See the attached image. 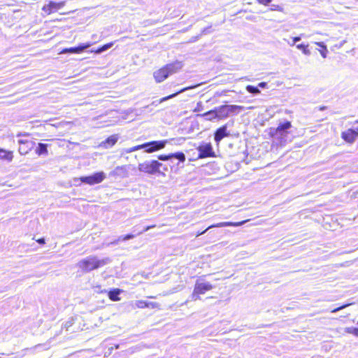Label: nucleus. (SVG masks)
Instances as JSON below:
<instances>
[{
    "label": "nucleus",
    "instance_id": "f257e3e1",
    "mask_svg": "<svg viewBox=\"0 0 358 358\" xmlns=\"http://www.w3.org/2000/svg\"><path fill=\"white\" fill-rule=\"evenodd\" d=\"M110 262L109 257L99 259L95 255H90L79 261L77 266L83 272L89 273L109 264Z\"/></svg>",
    "mask_w": 358,
    "mask_h": 358
},
{
    "label": "nucleus",
    "instance_id": "f03ea898",
    "mask_svg": "<svg viewBox=\"0 0 358 358\" xmlns=\"http://www.w3.org/2000/svg\"><path fill=\"white\" fill-rule=\"evenodd\" d=\"M182 62L176 60L172 63L167 64L161 69L154 71L153 77L156 83H162L168 78L169 76L179 71L182 68Z\"/></svg>",
    "mask_w": 358,
    "mask_h": 358
},
{
    "label": "nucleus",
    "instance_id": "7ed1b4c3",
    "mask_svg": "<svg viewBox=\"0 0 358 358\" xmlns=\"http://www.w3.org/2000/svg\"><path fill=\"white\" fill-rule=\"evenodd\" d=\"M291 127V122L285 120L280 122L277 128H271L270 134L276 144L282 146L287 143L289 129Z\"/></svg>",
    "mask_w": 358,
    "mask_h": 358
},
{
    "label": "nucleus",
    "instance_id": "20e7f679",
    "mask_svg": "<svg viewBox=\"0 0 358 358\" xmlns=\"http://www.w3.org/2000/svg\"><path fill=\"white\" fill-rule=\"evenodd\" d=\"M244 107L238 105L224 104L215 107L217 120H224L230 116L238 115L243 110Z\"/></svg>",
    "mask_w": 358,
    "mask_h": 358
},
{
    "label": "nucleus",
    "instance_id": "39448f33",
    "mask_svg": "<svg viewBox=\"0 0 358 358\" xmlns=\"http://www.w3.org/2000/svg\"><path fill=\"white\" fill-rule=\"evenodd\" d=\"M162 163L156 159L146 160L138 164V169L140 172L148 175L157 176V173H162L160 171Z\"/></svg>",
    "mask_w": 358,
    "mask_h": 358
},
{
    "label": "nucleus",
    "instance_id": "423d86ee",
    "mask_svg": "<svg viewBox=\"0 0 358 358\" xmlns=\"http://www.w3.org/2000/svg\"><path fill=\"white\" fill-rule=\"evenodd\" d=\"M106 178V174L103 171L94 173L92 175L82 176L80 178H74V182H81L83 183L94 185L101 182Z\"/></svg>",
    "mask_w": 358,
    "mask_h": 358
},
{
    "label": "nucleus",
    "instance_id": "0eeeda50",
    "mask_svg": "<svg viewBox=\"0 0 358 358\" xmlns=\"http://www.w3.org/2000/svg\"><path fill=\"white\" fill-rule=\"evenodd\" d=\"M167 143V140L152 141L141 144V148L145 152L152 153L165 148Z\"/></svg>",
    "mask_w": 358,
    "mask_h": 358
},
{
    "label": "nucleus",
    "instance_id": "6e6552de",
    "mask_svg": "<svg viewBox=\"0 0 358 358\" xmlns=\"http://www.w3.org/2000/svg\"><path fill=\"white\" fill-rule=\"evenodd\" d=\"M197 159L214 157L215 156L213 145L210 143L202 142L197 148Z\"/></svg>",
    "mask_w": 358,
    "mask_h": 358
},
{
    "label": "nucleus",
    "instance_id": "1a4fd4ad",
    "mask_svg": "<svg viewBox=\"0 0 358 358\" xmlns=\"http://www.w3.org/2000/svg\"><path fill=\"white\" fill-rule=\"evenodd\" d=\"M158 161H169L176 159L178 162H184L186 159L185 155L182 152H176L174 153H169L168 155H159L157 156Z\"/></svg>",
    "mask_w": 358,
    "mask_h": 358
},
{
    "label": "nucleus",
    "instance_id": "9d476101",
    "mask_svg": "<svg viewBox=\"0 0 358 358\" xmlns=\"http://www.w3.org/2000/svg\"><path fill=\"white\" fill-rule=\"evenodd\" d=\"M93 45V43L87 42L85 43H80L78 46L76 47H71L64 48L61 51V53L62 54H79L89 48Z\"/></svg>",
    "mask_w": 358,
    "mask_h": 358
},
{
    "label": "nucleus",
    "instance_id": "9b49d317",
    "mask_svg": "<svg viewBox=\"0 0 358 358\" xmlns=\"http://www.w3.org/2000/svg\"><path fill=\"white\" fill-rule=\"evenodd\" d=\"M245 222V221H241V222H219L217 224H212V225L209 226L206 229H205L203 231L197 232L196 236L198 237L199 236L204 234L208 229L213 228V227H240V226H242Z\"/></svg>",
    "mask_w": 358,
    "mask_h": 358
},
{
    "label": "nucleus",
    "instance_id": "f8f14e48",
    "mask_svg": "<svg viewBox=\"0 0 358 358\" xmlns=\"http://www.w3.org/2000/svg\"><path fill=\"white\" fill-rule=\"evenodd\" d=\"M18 152L21 155H25L34 148L35 143L29 140H18Z\"/></svg>",
    "mask_w": 358,
    "mask_h": 358
},
{
    "label": "nucleus",
    "instance_id": "ddd939ff",
    "mask_svg": "<svg viewBox=\"0 0 358 358\" xmlns=\"http://www.w3.org/2000/svg\"><path fill=\"white\" fill-rule=\"evenodd\" d=\"M64 6V2L57 3L55 1H50L48 4L43 6L42 10L47 14H50L53 12L57 11Z\"/></svg>",
    "mask_w": 358,
    "mask_h": 358
},
{
    "label": "nucleus",
    "instance_id": "4468645a",
    "mask_svg": "<svg viewBox=\"0 0 358 358\" xmlns=\"http://www.w3.org/2000/svg\"><path fill=\"white\" fill-rule=\"evenodd\" d=\"M229 132L227 131V126L224 124L218 129L214 133V140L219 143L224 137L229 136Z\"/></svg>",
    "mask_w": 358,
    "mask_h": 358
},
{
    "label": "nucleus",
    "instance_id": "2eb2a0df",
    "mask_svg": "<svg viewBox=\"0 0 358 358\" xmlns=\"http://www.w3.org/2000/svg\"><path fill=\"white\" fill-rule=\"evenodd\" d=\"M154 227H155V225H150V226H147V227H144L141 230H138L136 227H134L133 228V232L134 234H128L127 235H124V237L122 238V241H126L131 240V239L134 238V237H136V236L140 235L145 231H148V230H150V229H152Z\"/></svg>",
    "mask_w": 358,
    "mask_h": 358
},
{
    "label": "nucleus",
    "instance_id": "dca6fc26",
    "mask_svg": "<svg viewBox=\"0 0 358 358\" xmlns=\"http://www.w3.org/2000/svg\"><path fill=\"white\" fill-rule=\"evenodd\" d=\"M109 176L124 178L128 176V171L125 166H118L110 172Z\"/></svg>",
    "mask_w": 358,
    "mask_h": 358
},
{
    "label": "nucleus",
    "instance_id": "f3484780",
    "mask_svg": "<svg viewBox=\"0 0 358 358\" xmlns=\"http://www.w3.org/2000/svg\"><path fill=\"white\" fill-rule=\"evenodd\" d=\"M341 137L345 142L348 143H354L357 138L353 128H350L345 131H343L341 134Z\"/></svg>",
    "mask_w": 358,
    "mask_h": 358
},
{
    "label": "nucleus",
    "instance_id": "a211bd4d",
    "mask_svg": "<svg viewBox=\"0 0 358 358\" xmlns=\"http://www.w3.org/2000/svg\"><path fill=\"white\" fill-rule=\"evenodd\" d=\"M195 288L196 292L201 293V294H205L207 291H209L213 289V285L208 282H199L196 281L195 284Z\"/></svg>",
    "mask_w": 358,
    "mask_h": 358
},
{
    "label": "nucleus",
    "instance_id": "6ab92c4d",
    "mask_svg": "<svg viewBox=\"0 0 358 358\" xmlns=\"http://www.w3.org/2000/svg\"><path fill=\"white\" fill-rule=\"evenodd\" d=\"M13 152L0 148V160L11 162L13 159Z\"/></svg>",
    "mask_w": 358,
    "mask_h": 358
},
{
    "label": "nucleus",
    "instance_id": "aec40b11",
    "mask_svg": "<svg viewBox=\"0 0 358 358\" xmlns=\"http://www.w3.org/2000/svg\"><path fill=\"white\" fill-rule=\"evenodd\" d=\"M117 140L118 137L116 135H112L102 142V146L106 149L110 148L117 143Z\"/></svg>",
    "mask_w": 358,
    "mask_h": 358
},
{
    "label": "nucleus",
    "instance_id": "412c9836",
    "mask_svg": "<svg viewBox=\"0 0 358 358\" xmlns=\"http://www.w3.org/2000/svg\"><path fill=\"white\" fill-rule=\"evenodd\" d=\"M199 115L203 117L206 120L214 121L215 120H217L215 107L213 109Z\"/></svg>",
    "mask_w": 358,
    "mask_h": 358
},
{
    "label": "nucleus",
    "instance_id": "4be33fe9",
    "mask_svg": "<svg viewBox=\"0 0 358 358\" xmlns=\"http://www.w3.org/2000/svg\"><path fill=\"white\" fill-rule=\"evenodd\" d=\"M122 292V290L118 288L112 289L108 292V298L113 301H118L120 300L119 295Z\"/></svg>",
    "mask_w": 358,
    "mask_h": 358
},
{
    "label": "nucleus",
    "instance_id": "5701e85b",
    "mask_svg": "<svg viewBox=\"0 0 358 358\" xmlns=\"http://www.w3.org/2000/svg\"><path fill=\"white\" fill-rule=\"evenodd\" d=\"M48 144L43 143H38L35 152L39 156L48 155Z\"/></svg>",
    "mask_w": 358,
    "mask_h": 358
},
{
    "label": "nucleus",
    "instance_id": "b1692460",
    "mask_svg": "<svg viewBox=\"0 0 358 358\" xmlns=\"http://www.w3.org/2000/svg\"><path fill=\"white\" fill-rule=\"evenodd\" d=\"M196 87V86H189V87H184L182 89H181L180 90H179L178 92H176V93H173L172 94H170L169 96H164L163 98H162L160 100H159V103H162L164 101H166L169 99H171L172 98H174L176 97L178 94H180V93H182L184 92H186L187 90H190V89H193Z\"/></svg>",
    "mask_w": 358,
    "mask_h": 358
},
{
    "label": "nucleus",
    "instance_id": "393cba45",
    "mask_svg": "<svg viewBox=\"0 0 358 358\" xmlns=\"http://www.w3.org/2000/svg\"><path fill=\"white\" fill-rule=\"evenodd\" d=\"M135 306L138 308H154L155 303L152 302H147L143 300H138L135 301Z\"/></svg>",
    "mask_w": 358,
    "mask_h": 358
},
{
    "label": "nucleus",
    "instance_id": "a878e982",
    "mask_svg": "<svg viewBox=\"0 0 358 358\" xmlns=\"http://www.w3.org/2000/svg\"><path fill=\"white\" fill-rule=\"evenodd\" d=\"M315 43L320 48V49H319L318 50L321 56L323 58H326L327 57L329 51L325 43L324 42H315Z\"/></svg>",
    "mask_w": 358,
    "mask_h": 358
},
{
    "label": "nucleus",
    "instance_id": "bb28decb",
    "mask_svg": "<svg viewBox=\"0 0 358 358\" xmlns=\"http://www.w3.org/2000/svg\"><path fill=\"white\" fill-rule=\"evenodd\" d=\"M114 45V42H110V43H108L106 44H104L103 45L99 47L97 50H90L91 52H95L96 54H101L106 50H108V49L111 48Z\"/></svg>",
    "mask_w": 358,
    "mask_h": 358
},
{
    "label": "nucleus",
    "instance_id": "cd10ccee",
    "mask_svg": "<svg viewBox=\"0 0 358 358\" xmlns=\"http://www.w3.org/2000/svg\"><path fill=\"white\" fill-rule=\"evenodd\" d=\"M296 47L298 50H301L302 52L305 55L310 56L311 55V52H310V50L308 49V45H306L304 43H300V44H297L296 45Z\"/></svg>",
    "mask_w": 358,
    "mask_h": 358
},
{
    "label": "nucleus",
    "instance_id": "c85d7f7f",
    "mask_svg": "<svg viewBox=\"0 0 358 358\" xmlns=\"http://www.w3.org/2000/svg\"><path fill=\"white\" fill-rule=\"evenodd\" d=\"M246 90L248 92L255 94V95L260 93V90L258 88V87H257V86H253V85H247Z\"/></svg>",
    "mask_w": 358,
    "mask_h": 358
},
{
    "label": "nucleus",
    "instance_id": "c756f323",
    "mask_svg": "<svg viewBox=\"0 0 358 358\" xmlns=\"http://www.w3.org/2000/svg\"><path fill=\"white\" fill-rule=\"evenodd\" d=\"M345 332L348 334H352L357 337H358V327H346L345 329Z\"/></svg>",
    "mask_w": 358,
    "mask_h": 358
},
{
    "label": "nucleus",
    "instance_id": "7c9ffc66",
    "mask_svg": "<svg viewBox=\"0 0 358 358\" xmlns=\"http://www.w3.org/2000/svg\"><path fill=\"white\" fill-rule=\"evenodd\" d=\"M142 150L141 144L136 145V146H134V147H131V148H124L123 150V152L124 153H131L132 152H135V151H137V150Z\"/></svg>",
    "mask_w": 358,
    "mask_h": 358
},
{
    "label": "nucleus",
    "instance_id": "2f4dec72",
    "mask_svg": "<svg viewBox=\"0 0 358 358\" xmlns=\"http://www.w3.org/2000/svg\"><path fill=\"white\" fill-rule=\"evenodd\" d=\"M168 171H169L168 166L166 165V164H163L162 163V166L160 168V171L162 172V173H157V176H166V172H167Z\"/></svg>",
    "mask_w": 358,
    "mask_h": 358
},
{
    "label": "nucleus",
    "instance_id": "473e14b6",
    "mask_svg": "<svg viewBox=\"0 0 358 358\" xmlns=\"http://www.w3.org/2000/svg\"><path fill=\"white\" fill-rule=\"evenodd\" d=\"M199 294H201L199 293V292H196V288L194 287L193 293L192 294V299L194 301L200 299Z\"/></svg>",
    "mask_w": 358,
    "mask_h": 358
},
{
    "label": "nucleus",
    "instance_id": "72a5a7b5",
    "mask_svg": "<svg viewBox=\"0 0 358 358\" xmlns=\"http://www.w3.org/2000/svg\"><path fill=\"white\" fill-rule=\"evenodd\" d=\"M302 36L303 34H301L300 36L293 37V43H289V45L293 46L297 42L300 41L301 40Z\"/></svg>",
    "mask_w": 358,
    "mask_h": 358
},
{
    "label": "nucleus",
    "instance_id": "f704fd0d",
    "mask_svg": "<svg viewBox=\"0 0 358 358\" xmlns=\"http://www.w3.org/2000/svg\"><path fill=\"white\" fill-rule=\"evenodd\" d=\"M350 304L348 303H346V304H343L336 308H334V310H331V313H337L338 312L339 310H343L344 308H345L346 307H348Z\"/></svg>",
    "mask_w": 358,
    "mask_h": 358
},
{
    "label": "nucleus",
    "instance_id": "c9c22d12",
    "mask_svg": "<svg viewBox=\"0 0 358 358\" xmlns=\"http://www.w3.org/2000/svg\"><path fill=\"white\" fill-rule=\"evenodd\" d=\"M257 1L259 3L263 4V5H268L272 1V0H257Z\"/></svg>",
    "mask_w": 358,
    "mask_h": 358
},
{
    "label": "nucleus",
    "instance_id": "e433bc0d",
    "mask_svg": "<svg viewBox=\"0 0 358 358\" xmlns=\"http://www.w3.org/2000/svg\"><path fill=\"white\" fill-rule=\"evenodd\" d=\"M201 109H202V103H201V102H199L197 103L196 108L194 109V111H200V110H201Z\"/></svg>",
    "mask_w": 358,
    "mask_h": 358
},
{
    "label": "nucleus",
    "instance_id": "4c0bfd02",
    "mask_svg": "<svg viewBox=\"0 0 358 358\" xmlns=\"http://www.w3.org/2000/svg\"><path fill=\"white\" fill-rule=\"evenodd\" d=\"M266 86H267V83L266 82H261L259 83L257 87H258V88L259 87L265 88V87H266Z\"/></svg>",
    "mask_w": 358,
    "mask_h": 358
},
{
    "label": "nucleus",
    "instance_id": "58836bf2",
    "mask_svg": "<svg viewBox=\"0 0 358 358\" xmlns=\"http://www.w3.org/2000/svg\"><path fill=\"white\" fill-rule=\"evenodd\" d=\"M36 242L41 245H43V244H45V240L44 238H38V240H36Z\"/></svg>",
    "mask_w": 358,
    "mask_h": 358
},
{
    "label": "nucleus",
    "instance_id": "ea45409f",
    "mask_svg": "<svg viewBox=\"0 0 358 358\" xmlns=\"http://www.w3.org/2000/svg\"><path fill=\"white\" fill-rule=\"evenodd\" d=\"M118 243V241L115 240L110 243L111 245H117Z\"/></svg>",
    "mask_w": 358,
    "mask_h": 358
},
{
    "label": "nucleus",
    "instance_id": "a19ab883",
    "mask_svg": "<svg viewBox=\"0 0 358 358\" xmlns=\"http://www.w3.org/2000/svg\"><path fill=\"white\" fill-rule=\"evenodd\" d=\"M122 237H124V236H120L117 238V239H116L117 241H118V243H119L120 241H122Z\"/></svg>",
    "mask_w": 358,
    "mask_h": 358
},
{
    "label": "nucleus",
    "instance_id": "79ce46f5",
    "mask_svg": "<svg viewBox=\"0 0 358 358\" xmlns=\"http://www.w3.org/2000/svg\"><path fill=\"white\" fill-rule=\"evenodd\" d=\"M354 131H355L356 136L358 137V127L356 129H354Z\"/></svg>",
    "mask_w": 358,
    "mask_h": 358
},
{
    "label": "nucleus",
    "instance_id": "37998d69",
    "mask_svg": "<svg viewBox=\"0 0 358 358\" xmlns=\"http://www.w3.org/2000/svg\"><path fill=\"white\" fill-rule=\"evenodd\" d=\"M106 292V290L100 291L101 293Z\"/></svg>",
    "mask_w": 358,
    "mask_h": 358
},
{
    "label": "nucleus",
    "instance_id": "c03bdc74",
    "mask_svg": "<svg viewBox=\"0 0 358 358\" xmlns=\"http://www.w3.org/2000/svg\"><path fill=\"white\" fill-rule=\"evenodd\" d=\"M288 43H289H289H293V41H291V42H289Z\"/></svg>",
    "mask_w": 358,
    "mask_h": 358
},
{
    "label": "nucleus",
    "instance_id": "a18cd8bd",
    "mask_svg": "<svg viewBox=\"0 0 358 358\" xmlns=\"http://www.w3.org/2000/svg\"><path fill=\"white\" fill-rule=\"evenodd\" d=\"M355 123H358V120L355 121Z\"/></svg>",
    "mask_w": 358,
    "mask_h": 358
},
{
    "label": "nucleus",
    "instance_id": "49530a36",
    "mask_svg": "<svg viewBox=\"0 0 358 358\" xmlns=\"http://www.w3.org/2000/svg\"><path fill=\"white\" fill-rule=\"evenodd\" d=\"M357 324H358V322H357Z\"/></svg>",
    "mask_w": 358,
    "mask_h": 358
}]
</instances>
